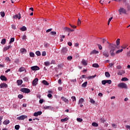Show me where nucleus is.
<instances>
[{"mask_svg": "<svg viewBox=\"0 0 130 130\" xmlns=\"http://www.w3.org/2000/svg\"><path fill=\"white\" fill-rule=\"evenodd\" d=\"M110 47H111V50L110 51V53L112 56H114L115 55V53H114V51L116 48H118L116 45L113 44H110Z\"/></svg>", "mask_w": 130, "mask_h": 130, "instance_id": "f257e3e1", "label": "nucleus"}, {"mask_svg": "<svg viewBox=\"0 0 130 130\" xmlns=\"http://www.w3.org/2000/svg\"><path fill=\"white\" fill-rule=\"evenodd\" d=\"M119 88H122L123 89H127V85L124 83H120L118 84Z\"/></svg>", "mask_w": 130, "mask_h": 130, "instance_id": "f03ea898", "label": "nucleus"}, {"mask_svg": "<svg viewBox=\"0 0 130 130\" xmlns=\"http://www.w3.org/2000/svg\"><path fill=\"white\" fill-rule=\"evenodd\" d=\"M20 91L23 93H30V89L26 88H21Z\"/></svg>", "mask_w": 130, "mask_h": 130, "instance_id": "7ed1b4c3", "label": "nucleus"}, {"mask_svg": "<svg viewBox=\"0 0 130 130\" xmlns=\"http://www.w3.org/2000/svg\"><path fill=\"white\" fill-rule=\"evenodd\" d=\"M27 116L24 115H21L19 117H17V119H18V120H24V119H25V118H27Z\"/></svg>", "mask_w": 130, "mask_h": 130, "instance_id": "20e7f679", "label": "nucleus"}, {"mask_svg": "<svg viewBox=\"0 0 130 130\" xmlns=\"http://www.w3.org/2000/svg\"><path fill=\"white\" fill-rule=\"evenodd\" d=\"M68 52V48L67 47H64L61 50V54L64 55L66 53Z\"/></svg>", "mask_w": 130, "mask_h": 130, "instance_id": "39448f33", "label": "nucleus"}, {"mask_svg": "<svg viewBox=\"0 0 130 130\" xmlns=\"http://www.w3.org/2000/svg\"><path fill=\"white\" fill-rule=\"evenodd\" d=\"M20 20L21 19V14L19 13L18 14H16L13 16V19H18Z\"/></svg>", "mask_w": 130, "mask_h": 130, "instance_id": "423d86ee", "label": "nucleus"}, {"mask_svg": "<svg viewBox=\"0 0 130 130\" xmlns=\"http://www.w3.org/2000/svg\"><path fill=\"white\" fill-rule=\"evenodd\" d=\"M63 30L67 32H73L74 29H71V28L68 27H65L63 28Z\"/></svg>", "mask_w": 130, "mask_h": 130, "instance_id": "0eeeda50", "label": "nucleus"}, {"mask_svg": "<svg viewBox=\"0 0 130 130\" xmlns=\"http://www.w3.org/2000/svg\"><path fill=\"white\" fill-rule=\"evenodd\" d=\"M119 13H122V14H126V10L124 8H121L119 10Z\"/></svg>", "mask_w": 130, "mask_h": 130, "instance_id": "6e6552de", "label": "nucleus"}, {"mask_svg": "<svg viewBox=\"0 0 130 130\" xmlns=\"http://www.w3.org/2000/svg\"><path fill=\"white\" fill-rule=\"evenodd\" d=\"M38 78H36L32 81L33 86H36V85L38 84Z\"/></svg>", "mask_w": 130, "mask_h": 130, "instance_id": "1a4fd4ad", "label": "nucleus"}, {"mask_svg": "<svg viewBox=\"0 0 130 130\" xmlns=\"http://www.w3.org/2000/svg\"><path fill=\"white\" fill-rule=\"evenodd\" d=\"M103 54L106 57H108L109 56V53L107 51H104V52L103 53Z\"/></svg>", "mask_w": 130, "mask_h": 130, "instance_id": "9d476101", "label": "nucleus"}, {"mask_svg": "<svg viewBox=\"0 0 130 130\" xmlns=\"http://www.w3.org/2000/svg\"><path fill=\"white\" fill-rule=\"evenodd\" d=\"M31 70L32 71H38L39 70V67L38 66H33L31 67Z\"/></svg>", "mask_w": 130, "mask_h": 130, "instance_id": "9b49d317", "label": "nucleus"}, {"mask_svg": "<svg viewBox=\"0 0 130 130\" xmlns=\"http://www.w3.org/2000/svg\"><path fill=\"white\" fill-rule=\"evenodd\" d=\"M42 114V112L38 111L34 113V116H38V115H41Z\"/></svg>", "mask_w": 130, "mask_h": 130, "instance_id": "f8f14e48", "label": "nucleus"}, {"mask_svg": "<svg viewBox=\"0 0 130 130\" xmlns=\"http://www.w3.org/2000/svg\"><path fill=\"white\" fill-rule=\"evenodd\" d=\"M1 88H8V84L6 83H1L0 84Z\"/></svg>", "mask_w": 130, "mask_h": 130, "instance_id": "ddd939ff", "label": "nucleus"}, {"mask_svg": "<svg viewBox=\"0 0 130 130\" xmlns=\"http://www.w3.org/2000/svg\"><path fill=\"white\" fill-rule=\"evenodd\" d=\"M0 79H1V80H2V81H7V80L6 76H5L4 75H1L0 77Z\"/></svg>", "mask_w": 130, "mask_h": 130, "instance_id": "4468645a", "label": "nucleus"}, {"mask_svg": "<svg viewBox=\"0 0 130 130\" xmlns=\"http://www.w3.org/2000/svg\"><path fill=\"white\" fill-rule=\"evenodd\" d=\"M98 53H99V51L96 50H93L92 51L90 52V54H97Z\"/></svg>", "mask_w": 130, "mask_h": 130, "instance_id": "2eb2a0df", "label": "nucleus"}, {"mask_svg": "<svg viewBox=\"0 0 130 130\" xmlns=\"http://www.w3.org/2000/svg\"><path fill=\"white\" fill-rule=\"evenodd\" d=\"M125 72H124V71L121 70L118 72V75L119 76H122V74H125Z\"/></svg>", "mask_w": 130, "mask_h": 130, "instance_id": "dca6fc26", "label": "nucleus"}, {"mask_svg": "<svg viewBox=\"0 0 130 130\" xmlns=\"http://www.w3.org/2000/svg\"><path fill=\"white\" fill-rule=\"evenodd\" d=\"M61 99L63 101H64V102H66V103H68V102H69V100H68V99L64 98V96H62Z\"/></svg>", "mask_w": 130, "mask_h": 130, "instance_id": "f3484780", "label": "nucleus"}, {"mask_svg": "<svg viewBox=\"0 0 130 130\" xmlns=\"http://www.w3.org/2000/svg\"><path fill=\"white\" fill-rule=\"evenodd\" d=\"M17 83L19 85H22L23 84V81L22 80H18L17 81Z\"/></svg>", "mask_w": 130, "mask_h": 130, "instance_id": "a211bd4d", "label": "nucleus"}, {"mask_svg": "<svg viewBox=\"0 0 130 130\" xmlns=\"http://www.w3.org/2000/svg\"><path fill=\"white\" fill-rule=\"evenodd\" d=\"M87 84H88V82L86 81L84 83L82 84L81 87L85 88V87H87Z\"/></svg>", "mask_w": 130, "mask_h": 130, "instance_id": "6ab92c4d", "label": "nucleus"}, {"mask_svg": "<svg viewBox=\"0 0 130 130\" xmlns=\"http://www.w3.org/2000/svg\"><path fill=\"white\" fill-rule=\"evenodd\" d=\"M20 52H21V53H26V50L25 49L22 48L20 49Z\"/></svg>", "mask_w": 130, "mask_h": 130, "instance_id": "aec40b11", "label": "nucleus"}, {"mask_svg": "<svg viewBox=\"0 0 130 130\" xmlns=\"http://www.w3.org/2000/svg\"><path fill=\"white\" fill-rule=\"evenodd\" d=\"M42 83L44 84V85H46V86H48V85H49V83H48V82H47V81L46 80H43Z\"/></svg>", "mask_w": 130, "mask_h": 130, "instance_id": "412c9836", "label": "nucleus"}, {"mask_svg": "<svg viewBox=\"0 0 130 130\" xmlns=\"http://www.w3.org/2000/svg\"><path fill=\"white\" fill-rule=\"evenodd\" d=\"M9 123H10V121L9 120H5L3 122V124H5L6 125H7V124H9Z\"/></svg>", "mask_w": 130, "mask_h": 130, "instance_id": "4be33fe9", "label": "nucleus"}, {"mask_svg": "<svg viewBox=\"0 0 130 130\" xmlns=\"http://www.w3.org/2000/svg\"><path fill=\"white\" fill-rule=\"evenodd\" d=\"M68 120H69V119L68 118V117H66L64 119H61V121H62V122H64L66 121H68Z\"/></svg>", "mask_w": 130, "mask_h": 130, "instance_id": "5701e85b", "label": "nucleus"}, {"mask_svg": "<svg viewBox=\"0 0 130 130\" xmlns=\"http://www.w3.org/2000/svg\"><path fill=\"white\" fill-rule=\"evenodd\" d=\"M116 43L117 46L119 45V44H120V39H117V40L116 41Z\"/></svg>", "mask_w": 130, "mask_h": 130, "instance_id": "b1692460", "label": "nucleus"}, {"mask_svg": "<svg viewBox=\"0 0 130 130\" xmlns=\"http://www.w3.org/2000/svg\"><path fill=\"white\" fill-rule=\"evenodd\" d=\"M25 70V68L24 67H21L19 70H18V72H24V71Z\"/></svg>", "mask_w": 130, "mask_h": 130, "instance_id": "393cba45", "label": "nucleus"}, {"mask_svg": "<svg viewBox=\"0 0 130 130\" xmlns=\"http://www.w3.org/2000/svg\"><path fill=\"white\" fill-rule=\"evenodd\" d=\"M44 64L46 67H48L50 65V62L49 61H46L44 62Z\"/></svg>", "mask_w": 130, "mask_h": 130, "instance_id": "a878e982", "label": "nucleus"}, {"mask_svg": "<svg viewBox=\"0 0 130 130\" xmlns=\"http://www.w3.org/2000/svg\"><path fill=\"white\" fill-rule=\"evenodd\" d=\"M20 30L21 31H26L27 30V28L25 26H23L22 27L20 28Z\"/></svg>", "mask_w": 130, "mask_h": 130, "instance_id": "bb28decb", "label": "nucleus"}, {"mask_svg": "<svg viewBox=\"0 0 130 130\" xmlns=\"http://www.w3.org/2000/svg\"><path fill=\"white\" fill-rule=\"evenodd\" d=\"M6 39H3L1 41V44H3V45H5V44H6Z\"/></svg>", "mask_w": 130, "mask_h": 130, "instance_id": "cd10ccee", "label": "nucleus"}, {"mask_svg": "<svg viewBox=\"0 0 130 130\" xmlns=\"http://www.w3.org/2000/svg\"><path fill=\"white\" fill-rule=\"evenodd\" d=\"M82 62L83 66H87L88 64V63H87V61L85 60H83Z\"/></svg>", "mask_w": 130, "mask_h": 130, "instance_id": "c85d7f7f", "label": "nucleus"}, {"mask_svg": "<svg viewBox=\"0 0 130 130\" xmlns=\"http://www.w3.org/2000/svg\"><path fill=\"white\" fill-rule=\"evenodd\" d=\"M92 126H95V127H97V126H98V124L96 122H92Z\"/></svg>", "mask_w": 130, "mask_h": 130, "instance_id": "c756f323", "label": "nucleus"}, {"mask_svg": "<svg viewBox=\"0 0 130 130\" xmlns=\"http://www.w3.org/2000/svg\"><path fill=\"white\" fill-rule=\"evenodd\" d=\"M84 102V99L81 98L80 100L79 101V104H82Z\"/></svg>", "mask_w": 130, "mask_h": 130, "instance_id": "7c9ffc66", "label": "nucleus"}, {"mask_svg": "<svg viewBox=\"0 0 130 130\" xmlns=\"http://www.w3.org/2000/svg\"><path fill=\"white\" fill-rule=\"evenodd\" d=\"M105 76L107 77V78H110V74H109V72H105Z\"/></svg>", "mask_w": 130, "mask_h": 130, "instance_id": "2f4dec72", "label": "nucleus"}, {"mask_svg": "<svg viewBox=\"0 0 130 130\" xmlns=\"http://www.w3.org/2000/svg\"><path fill=\"white\" fill-rule=\"evenodd\" d=\"M100 121H101V122H102V123H104V122H105L106 120L104 119L101 118L100 119Z\"/></svg>", "mask_w": 130, "mask_h": 130, "instance_id": "473e14b6", "label": "nucleus"}, {"mask_svg": "<svg viewBox=\"0 0 130 130\" xmlns=\"http://www.w3.org/2000/svg\"><path fill=\"white\" fill-rule=\"evenodd\" d=\"M36 54L38 55V56H40V55H41V53H40V51H37L36 52Z\"/></svg>", "mask_w": 130, "mask_h": 130, "instance_id": "72a5a7b5", "label": "nucleus"}, {"mask_svg": "<svg viewBox=\"0 0 130 130\" xmlns=\"http://www.w3.org/2000/svg\"><path fill=\"white\" fill-rule=\"evenodd\" d=\"M93 68H99V65L97 63H94L92 64Z\"/></svg>", "mask_w": 130, "mask_h": 130, "instance_id": "f704fd0d", "label": "nucleus"}, {"mask_svg": "<svg viewBox=\"0 0 130 130\" xmlns=\"http://www.w3.org/2000/svg\"><path fill=\"white\" fill-rule=\"evenodd\" d=\"M14 41H15V38H12L9 42V44H11V43H12V42H14Z\"/></svg>", "mask_w": 130, "mask_h": 130, "instance_id": "c9c22d12", "label": "nucleus"}, {"mask_svg": "<svg viewBox=\"0 0 130 130\" xmlns=\"http://www.w3.org/2000/svg\"><path fill=\"white\" fill-rule=\"evenodd\" d=\"M77 120L78 121V122H82V121H83V119L81 118H77Z\"/></svg>", "mask_w": 130, "mask_h": 130, "instance_id": "e433bc0d", "label": "nucleus"}, {"mask_svg": "<svg viewBox=\"0 0 130 130\" xmlns=\"http://www.w3.org/2000/svg\"><path fill=\"white\" fill-rule=\"evenodd\" d=\"M123 49H121L120 50H118L116 52V53L118 54V53H120V52H122Z\"/></svg>", "mask_w": 130, "mask_h": 130, "instance_id": "4c0bfd02", "label": "nucleus"}, {"mask_svg": "<svg viewBox=\"0 0 130 130\" xmlns=\"http://www.w3.org/2000/svg\"><path fill=\"white\" fill-rule=\"evenodd\" d=\"M106 84H109V85H110V84H111L112 83V81L111 80H106Z\"/></svg>", "mask_w": 130, "mask_h": 130, "instance_id": "58836bf2", "label": "nucleus"}, {"mask_svg": "<svg viewBox=\"0 0 130 130\" xmlns=\"http://www.w3.org/2000/svg\"><path fill=\"white\" fill-rule=\"evenodd\" d=\"M44 108V109H51V106H45Z\"/></svg>", "mask_w": 130, "mask_h": 130, "instance_id": "ea45409f", "label": "nucleus"}, {"mask_svg": "<svg viewBox=\"0 0 130 130\" xmlns=\"http://www.w3.org/2000/svg\"><path fill=\"white\" fill-rule=\"evenodd\" d=\"M121 81H128V79H127V78L126 77H123L121 79Z\"/></svg>", "mask_w": 130, "mask_h": 130, "instance_id": "a19ab883", "label": "nucleus"}, {"mask_svg": "<svg viewBox=\"0 0 130 130\" xmlns=\"http://www.w3.org/2000/svg\"><path fill=\"white\" fill-rule=\"evenodd\" d=\"M34 55H35V54L34 53L31 52L29 53V56L31 57H34Z\"/></svg>", "mask_w": 130, "mask_h": 130, "instance_id": "79ce46f5", "label": "nucleus"}, {"mask_svg": "<svg viewBox=\"0 0 130 130\" xmlns=\"http://www.w3.org/2000/svg\"><path fill=\"white\" fill-rule=\"evenodd\" d=\"M67 59H68V60H72V59H73V57L72 56H69L67 57Z\"/></svg>", "mask_w": 130, "mask_h": 130, "instance_id": "37998d69", "label": "nucleus"}, {"mask_svg": "<svg viewBox=\"0 0 130 130\" xmlns=\"http://www.w3.org/2000/svg\"><path fill=\"white\" fill-rule=\"evenodd\" d=\"M11 27L12 29H14V30H16L17 29V28H16V25L12 24L11 25Z\"/></svg>", "mask_w": 130, "mask_h": 130, "instance_id": "c03bdc74", "label": "nucleus"}, {"mask_svg": "<svg viewBox=\"0 0 130 130\" xmlns=\"http://www.w3.org/2000/svg\"><path fill=\"white\" fill-rule=\"evenodd\" d=\"M8 49H10L9 46L5 47L4 49V51H7Z\"/></svg>", "mask_w": 130, "mask_h": 130, "instance_id": "a18cd8bd", "label": "nucleus"}, {"mask_svg": "<svg viewBox=\"0 0 130 130\" xmlns=\"http://www.w3.org/2000/svg\"><path fill=\"white\" fill-rule=\"evenodd\" d=\"M15 129H19L20 128V125H16L15 126Z\"/></svg>", "mask_w": 130, "mask_h": 130, "instance_id": "49530a36", "label": "nucleus"}, {"mask_svg": "<svg viewBox=\"0 0 130 130\" xmlns=\"http://www.w3.org/2000/svg\"><path fill=\"white\" fill-rule=\"evenodd\" d=\"M23 97H24V96H23V95H22V94H19L18 96V98L19 99H22V98H23Z\"/></svg>", "mask_w": 130, "mask_h": 130, "instance_id": "de8ad7c7", "label": "nucleus"}, {"mask_svg": "<svg viewBox=\"0 0 130 130\" xmlns=\"http://www.w3.org/2000/svg\"><path fill=\"white\" fill-rule=\"evenodd\" d=\"M1 15L2 17V18H4V17H5V12H1Z\"/></svg>", "mask_w": 130, "mask_h": 130, "instance_id": "09e8293b", "label": "nucleus"}, {"mask_svg": "<svg viewBox=\"0 0 130 130\" xmlns=\"http://www.w3.org/2000/svg\"><path fill=\"white\" fill-rule=\"evenodd\" d=\"M42 56H45V55H46V51L42 52Z\"/></svg>", "mask_w": 130, "mask_h": 130, "instance_id": "8fccbe9b", "label": "nucleus"}, {"mask_svg": "<svg viewBox=\"0 0 130 130\" xmlns=\"http://www.w3.org/2000/svg\"><path fill=\"white\" fill-rule=\"evenodd\" d=\"M22 37V39L23 40H25V39H26L27 38V36H26V35H24L23 36H21Z\"/></svg>", "mask_w": 130, "mask_h": 130, "instance_id": "3c124183", "label": "nucleus"}, {"mask_svg": "<svg viewBox=\"0 0 130 130\" xmlns=\"http://www.w3.org/2000/svg\"><path fill=\"white\" fill-rule=\"evenodd\" d=\"M50 34L51 35H55L56 34V31H51Z\"/></svg>", "mask_w": 130, "mask_h": 130, "instance_id": "603ef678", "label": "nucleus"}, {"mask_svg": "<svg viewBox=\"0 0 130 130\" xmlns=\"http://www.w3.org/2000/svg\"><path fill=\"white\" fill-rule=\"evenodd\" d=\"M96 76H97V75H93V76H89L88 77V79H92V78H95L96 77Z\"/></svg>", "mask_w": 130, "mask_h": 130, "instance_id": "864d4df0", "label": "nucleus"}, {"mask_svg": "<svg viewBox=\"0 0 130 130\" xmlns=\"http://www.w3.org/2000/svg\"><path fill=\"white\" fill-rule=\"evenodd\" d=\"M102 84H103V85H106V80H103L102 81Z\"/></svg>", "mask_w": 130, "mask_h": 130, "instance_id": "5fc2aeb1", "label": "nucleus"}, {"mask_svg": "<svg viewBox=\"0 0 130 130\" xmlns=\"http://www.w3.org/2000/svg\"><path fill=\"white\" fill-rule=\"evenodd\" d=\"M90 102L91 103H92V104H94V103H95V101H94V100L90 99Z\"/></svg>", "mask_w": 130, "mask_h": 130, "instance_id": "6e6d98bb", "label": "nucleus"}, {"mask_svg": "<svg viewBox=\"0 0 130 130\" xmlns=\"http://www.w3.org/2000/svg\"><path fill=\"white\" fill-rule=\"evenodd\" d=\"M97 45L99 46V48L100 50H101V49H102V46H101L100 44H97Z\"/></svg>", "mask_w": 130, "mask_h": 130, "instance_id": "4d7b16f0", "label": "nucleus"}, {"mask_svg": "<svg viewBox=\"0 0 130 130\" xmlns=\"http://www.w3.org/2000/svg\"><path fill=\"white\" fill-rule=\"evenodd\" d=\"M23 81H25V82H28V77H25L23 78Z\"/></svg>", "mask_w": 130, "mask_h": 130, "instance_id": "13d9d810", "label": "nucleus"}, {"mask_svg": "<svg viewBox=\"0 0 130 130\" xmlns=\"http://www.w3.org/2000/svg\"><path fill=\"white\" fill-rule=\"evenodd\" d=\"M70 26H71V27H72V28H74V29L77 28V26H76V25H72V24H70Z\"/></svg>", "mask_w": 130, "mask_h": 130, "instance_id": "bf43d9fd", "label": "nucleus"}, {"mask_svg": "<svg viewBox=\"0 0 130 130\" xmlns=\"http://www.w3.org/2000/svg\"><path fill=\"white\" fill-rule=\"evenodd\" d=\"M52 30V28L48 29V30H46V33H48V32H50Z\"/></svg>", "mask_w": 130, "mask_h": 130, "instance_id": "052dcab7", "label": "nucleus"}, {"mask_svg": "<svg viewBox=\"0 0 130 130\" xmlns=\"http://www.w3.org/2000/svg\"><path fill=\"white\" fill-rule=\"evenodd\" d=\"M112 126L113 127H114V128H116V124H112Z\"/></svg>", "mask_w": 130, "mask_h": 130, "instance_id": "680f3d73", "label": "nucleus"}, {"mask_svg": "<svg viewBox=\"0 0 130 130\" xmlns=\"http://www.w3.org/2000/svg\"><path fill=\"white\" fill-rule=\"evenodd\" d=\"M72 99L73 101H76V96H72Z\"/></svg>", "mask_w": 130, "mask_h": 130, "instance_id": "e2e57ef3", "label": "nucleus"}, {"mask_svg": "<svg viewBox=\"0 0 130 130\" xmlns=\"http://www.w3.org/2000/svg\"><path fill=\"white\" fill-rule=\"evenodd\" d=\"M117 69H118V70H120V69H121V66H117Z\"/></svg>", "mask_w": 130, "mask_h": 130, "instance_id": "0e129e2a", "label": "nucleus"}, {"mask_svg": "<svg viewBox=\"0 0 130 130\" xmlns=\"http://www.w3.org/2000/svg\"><path fill=\"white\" fill-rule=\"evenodd\" d=\"M48 97L49 98H51V97H52V95L51 94H50V93H49V94H48Z\"/></svg>", "mask_w": 130, "mask_h": 130, "instance_id": "69168bd1", "label": "nucleus"}, {"mask_svg": "<svg viewBox=\"0 0 130 130\" xmlns=\"http://www.w3.org/2000/svg\"><path fill=\"white\" fill-rule=\"evenodd\" d=\"M58 83L60 85H61V79H59L58 81Z\"/></svg>", "mask_w": 130, "mask_h": 130, "instance_id": "338daca9", "label": "nucleus"}, {"mask_svg": "<svg viewBox=\"0 0 130 130\" xmlns=\"http://www.w3.org/2000/svg\"><path fill=\"white\" fill-rule=\"evenodd\" d=\"M126 128H128V129H130V126L128 125H127L125 126Z\"/></svg>", "mask_w": 130, "mask_h": 130, "instance_id": "774afa93", "label": "nucleus"}]
</instances>
